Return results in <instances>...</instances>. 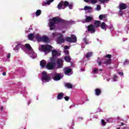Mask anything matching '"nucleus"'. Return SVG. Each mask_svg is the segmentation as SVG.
Wrapping results in <instances>:
<instances>
[{"mask_svg":"<svg viewBox=\"0 0 129 129\" xmlns=\"http://www.w3.org/2000/svg\"><path fill=\"white\" fill-rule=\"evenodd\" d=\"M53 76V80L55 81H58L63 78V76L61 75V74L55 73L54 74Z\"/></svg>","mask_w":129,"mask_h":129,"instance_id":"obj_7","label":"nucleus"},{"mask_svg":"<svg viewBox=\"0 0 129 129\" xmlns=\"http://www.w3.org/2000/svg\"><path fill=\"white\" fill-rule=\"evenodd\" d=\"M100 26L101 28L102 29V30H104L105 31H106V29L107 28H108V26H107L104 22H102Z\"/></svg>","mask_w":129,"mask_h":129,"instance_id":"obj_13","label":"nucleus"},{"mask_svg":"<svg viewBox=\"0 0 129 129\" xmlns=\"http://www.w3.org/2000/svg\"><path fill=\"white\" fill-rule=\"evenodd\" d=\"M108 1H109V0H104V2H108Z\"/></svg>","mask_w":129,"mask_h":129,"instance_id":"obj_57","label":"nucleus"},{"mask_svg":"<svg viewBox=\"0 0 129 129\" xmlns=\"http://www.w3.org/2000/svg\"><path fill=\"white\" fill-rule=\"evenodd\" d=\"M52 57H55V56H60L61 53H58V51L55 49L52 50Z\"/></svg>","mask_w":129,"mask_h":129,"instance_id":"obj_14","label":"nucleus"},{"mask_svg":"<svg viewBox=\"0 0 129 129\" xmlns=\"http://www.w3.org/2000/svg\"><path fill=\"white\" fill-rule=\"evenodd\" d=\"M99 71H102V69H99Z\"/></svg>","mask_w":129,"mask_h":129,"instance_id":"obj_56","label":"nucleus"},{"mask_svg":"<svg viewBox=\"0 0 129 129\" xmlns=\"http://www.w3.org/2000/svg\"><path fill=\"white\" fill-rule=\"evenodd\" d=\"M30 103H31V101H29V102L28 103V105L29 104H30Z\"/></svg>","mask_w":129,"mask_h":129,"instance_id":"obj_58","label":"nucleus"},{"mask_svg":"<svg viewBox=\"0 0 129 129\" xmlns=\"http://www.w3.org/2000/svg\"><path fill=\"white\" fill-rule=\"evenodd\" d=\"M97 62H98L99 66H101V64H102V62H101V61L98 60V61H97Z\"/></svg>","mask_w":129,"mask_h":129,"instance_id":"obj_41","label":"nucleus"},{"mask_svg":"<svg viewBox=\"0 0 129 129\" xmlns=\"http://www.w3.org/2000/svg\"><path fill=\"white\" fill-rule=\"evenodd\" d=\"M6 74H7V73L6 72L3 73V76H6Z\"/></svg>","mask_w":129,"mask_h":129,"instance_id":"obj_50","label":"nucleus"},{"mask_svg":"<svg viewBox=\"0 0 129 129\" xmlns=\"http://www.w3.org/2000/svg\"><path fill=\"white\" fill-rule=\"evenodd\" d=\"M99 19L101 20L103 19V18H105V16L104 15H100L99 16Z\"/></svg>","mask_w":129,"mask_h":129,"instance_id":"obj_36","label":"nucleus"},{"mask_svg":"<svg viewBox=\"0 0 129 129\" xmlns=\"http://www.w3.org/2000/svg\"><path fill=\"white\" fill-rule=\"evenodd\" d=\"M113 79H114V81H115V80L117 79V76L114 75L113 76Z\"/></svg>","mask_w":129,"mask_h":129,"instance_id":"obj_44","label":"nucleus"},{"mask_svg":"<svg viewBox=\"0 0 129 129\" xmlns=\"http://www.w3.org/2000/svg\"><path fill=\"white\" fill-rule=\"evenodd\" d=\"M52 46L46 44V45H44L42 44L41 46H39L38 49L40 51H43L45 53V54L47 53H50L51 52V50L52 49Z\"/></svg>","mask_w":129,"mask_h":129,"instance_id":"obj_2","label":"nucleus"},{"mask_svg":"<svg viewBox=\"0 0 129 129\" xmlns=\"http://www.w3.org/2000/svg\"><path fill=\"white\" fill-rule=\"evenodd\" d=\"M65 87L67 88H73V86H72V84L67 83L65 84Z\"/></svg>","mask_w":129,"mask_h":129,"instance_id":"obj_27","label":"nucleus"},{"mask_svg":"<svg viewBox=\"0 0 129 129\" xmlns=\"http://www.w3.org/2000/svg\"><path fill=\"white\" fill-rule=\"evenodd\" d=\"M52 36H53V37H57V36H58V33H57V32H53L52 33Z\"/></svg>","mask_w":129,"mask_h":129,"instance_id":"obj_38","label":"nucleus"},{"mask_svg":"<svg viewBox=\"0 0 129 129\" xmlns=\"http://www.w3.org/2000/svg\"><path fill=\"white\" fill-rule=\"evenodd\" d=\"M55 65H56L55 62H49L47 63L46 67L47 69H48V70H52V69H54Z\"/></svg>","mask_w":129,"mask_h":129,"instance_id":"obj_6","label":"nucleus"},{"mask_svg":"<svg viewBox=\"0 0 129 129\" xmlns=\"http://www.w3.org/2000/svg\"><path fill=\"white\" fill-rule=\"evenodd\" d=\"M87 29L88 32H90L91 34H94L95 32H96V30H95V27L92 24H90L88 26Z\"/></svg>","mask_w":129,"mask_h":129,"instance_id":"obj_5","label":"nucleus"},{"mask_svg":"<svg viewBox=\"0 0 129 129\" xmlns=\"http://www.w3.org/2000/svg\"><path fill=\"white\" fill-rule=\"evenodd\" d=\"M64 8V1H61L57 5L58 10H65Z\"/></svg>","mask_w":129,"mask_h":129,"instance_id":"obj_12","label":"nucleus"},{"mask_svg":"<svg viewBox=\"0 0 129 129\" xmlns=\"http://www.w3.org/2000/svg\"><path fill=\"white\" fill-rule=\"evenodd\" d=\"M66 41L67 42H69V43H76L77 42V37L75 35L73 34L70 37H66Z\"/></svg>","mask_w":129,"mask_h":129,"instance_id":"obj_4","label":"nucleus"},{"mask_svg":"<svg viewBox=\"0 0 129 129\" xmlns=\"http://www.w3.org/2000/svg\"><path fill=\"white\" fill-rule=\"evenodd\" d=\"M101 122L103 125L104 126L106 125V122H105V121H104V120L101 119Z\"/></svg>","mask_w":129,"mask_h":129,"instance_id":"obj_37","label":"nucleus"},{"mask_svg":"<svg viewBox=\"0 0 129 129\" xmlns=\"http://www.w3.org/2000/svg\"><path fill=\"white\" fill-rule=\"evenodd\" d=\"M18 47V46L16 45L15 49H16V50H18L19 48Z\"/></svg>","mask_w":129,"mask_h":129,"instance_id":"obj_51","label":"nucleus"},{"mask_svg":"<svg viewBox=\"0 0 129 129\" xmlns=\"http://www.w3.org/2000/svg\"><path fill=\"white\" fill-rule=\"evenodd\" d=\"M41 41L43 42L49 43V42H50V39H49V38H48L47 36H43L41 38Z\"/></svg>","mask_w":129,"mask_h":129,"instance_id":"obj_19","label":"nucleus"},{"mask_svg":"<svg viewBox=\"0 0 129 129\" xmlns=\"http://www.w3.org/2000/svg\"><path fill=\"white\" fill-rule=\"evenodd\" d=\"M123 125H124V123L122 122L121 124L120 125V126H123Z\"/></svg>","mask_w":129,"mask_h":129,"instance_id":"obj_53","label":"nucleus"},{"mask_svg":"<svg viewBox=\"0 0 129 129\" xmlns=\"http://www.w3.org/2000/svg\"><path fill=\"white\" fill-rule=\"evenodd\" d=\"M65 101H68L70 99V97L68 96H66V97H64Z\"/></svg>","mask_w":129,"mask_h":129,"instance_id":"obj_35","label":"nucleus"},{"mask_svg":"<svg viewBox=\"0 0 129 129\" xmlns=\"http://www.w3.org/2000/svg\"><path fill=\"white\" fill-rule=\"evenodd\" d=\"M99 2H100L101 4H104V3H105L104 0H99Z\"/></svg>","mask_w":129,"mask_h":129,"instance_id":"obj_48","label":"nucleus"},{"mask_svg":"<svg viewBox=\"0 0 129 129\" xmlns=\"http://www.w3.org/2000/svg\"><path fill=\"white\" fill-rule=\"evenodd\" d=\"M25 47L26 49H27V50H29V51H31V50L32 49L30 44L28 43L26 44Z\"/></svg>","mask_w":129,"mask_h":129,"instance_id":"obj_26","label":"nucleus"},{"mask_svg":"<svg viewBox=\"0 0 129 129\" xmlns=\"http://www.w3.org/2000/svg\"><path fill=\"white\" fill-rule=\"evenodd\" d=\"M84 2H85V3H89V0H84Z\"/></svg>","mask_w":129,"mask_h":129,"instance_id":"obj_52","label":"nucleus"},{"mask_svg":"<svg viewBox=\"0 0 129 129\" xmlns=\"http://www.w3.org/2000/svg\"><path fill=\"white\" fill-rule=\"evenodd\" d=\"M7 58H11V53H9L7 54Z\"/></svg>","mask_w":129,"mask_h":129,"instance_id":"obj_47","label":"nucleus"},{"mask_svg":"<svg viewBox=\"0 0 129 129\" xmlns=\"http://www.w3.org/2000/svg\"><path fill=\"white\" fill-rule=\"evenodd\" d=\"M95 93L97 96H99L101 94V90L99 88H96L95 90Z\"/></svg>","mask_w":129,"mask_h":129,"instance_id":"obj_15","label":"nucleus"},{"mask_svg":"<svg viewBox=\"0 0 129 129\" xmlns=\"http://www.w3.org/2000/svg\"><path fill=\"white\" fill-rule=\"evenodd\" d=\"M35 38L38 42H41V41H42V37L39 35H36Z\"/></svg>","mask_w":129,"mask_h":129,"instance_id":"obj_25","label":"nucleus"},{"mask_svg":"<svg viewBox=\"0 0 129 129\" xmlns=\"http://www.w3.org/2000/svg\"><path fill=\"white\" fill-rule=\"evenodd\" d=\"M3 109H4V107H3V106H2L1 108V110H3Z\"/></svg>","mask_w":129,"mask_h":129,"instance_id":"obj_54","label":"nucleus"},{"mask_svg":"<svg viewBox=\"0 0 129 129\" xmlns=\"http://www.w3.org/2000/svg\"><path fill=\"white\" fill-rule=\"evenodd\" d=\"M64 50H67L68 49H70V47L67 45L64 46Z\"/></svg>","mask_w":129,"mask_h":129,"instance_id":"obj_43","label":"nucleus"},{"mask_svg":"<svg viewBox=\"0 0 129 129\" xmlns=\"http://www.w3.org/2000/svg\"><path fill=\"white\" fill-rule=\"evenodd\" d=\"M64 52L65 53V54H66L67 55H69V50H64Z\"/></svg>","mask_w":129,"mask_h":129,"instance_id":"obj_39","label":"nucleus"},{"mask_svg":"<svg viewBox=\"0 0 129 129\" xmlns=\"http://www.w3.org/2000/svg\"><path fill=\"white\" fill-rule=\"evenodd\" d=\"M96 10L97 11H100L101 10V6L100 5H97Z\"/></svg>","mask_w":129,"mask_h":129,"instance_id":"obj_33","label":"nucleus"},{"mask_svg":"<svg viewBox=\"0 0 129 129\" xmlns=\"http://www.w3.org/2000/svg\"><path fill=\"white\" fill-rule=\"evenodd\" d=\"M117 129H120V127H118Z\"/></svg>","mask_w":129,"mask_h":129,"instance_id":"obj_59","label":"nucleus"},{"mask_svg":"<svg viewBox=\"0 0 129 129\" xmlns=\"http://www.w3.org/2000/svg\"><path fill=\"white\" fill-rule=\"evenodd\" d=\"M83 41L84 43L86 44V45H88V44H89V41H88V40H87V38H83Z\"/></svg>","mask_w":129,"mask_h":129,"instance_id":"obj_30","label":"nucleus"},{"mask_svg":"<svg viewBox=\"0 0 129 129\" xmlns=\"http://www.w3.org/2000/svg\"><path fill=\"white\" fill-rule=\"evenodd\" d=\"M46 64L47 63H46V60L43 59L41 61H40V65L41 68H44V67H46Z\"/></svg>","mask_w":129,"mask_h":129,"instance_id":"obj_16","label":"nucleus"},{"mask_svg":"<svg viewBox=\"0 0 129 129\" xmlns=\"http://www.w3.org/2000/svg\"><path fill=\"white\" fill-rule=\"evenodd\" d=\"M98 71V69H95L93 71V73L95 74L96 73V72H97Z\"/></svg>","mask_w":129,"mask_h":129,"instance_id":"obj_42","label":"nucleus"},{"mask_svg":"<svg viewBox=\"0 0 129 129\" xmlns=\"http://www.w3.org/2000/svg\"><path fill=\"white\" fill-rule=\"evenodd\" d=\"M64 96V94L62 92L58 94L57 96V99H58V100H61L62 98H63V97Z\"/></svg>","mask_w":129,"mask_h":129,"instance_id":"obj_21","label":"nucleus"},{"mask_svg":"<svg viewBox=\"0 0 129 129\" xmlns=\"http://www.w3.org/2000/svg\"><path fill=\"white\" fill-rule=\"evenodd\" d=\"M28 38L30 41H33L34 38H35V35H34V33L29 34Z\"/></svg>","mask_w":129,"mask_h":129,"instance_id":"obj_22","label":"nucleus"},{"mask_svg":"<svg viewBox=\"0 0 129 129\" xmlns=\"http://www.w3.org/2000/svg\"><path fill=\"white\" fill-rule=\"evenodd\" d=\"M58 23H63V24H65L66 25H69V24H70V22L63 20L59 18V17H53L52 19H49L48 26L50 28V30L51 31H52V30H55V24H58Z\"/></svg>","mask_w":129,"mask_h":129,"instance_id":"obj_1","label":"nucleus"},{"mask_svg":"<svg viewBox=\"0 0 129 129\" xmlns=\"http://www.w3.org/2000/svg\"><path fill=\"white\" fill-rule=\"evenodd\" d=\"M64 60L62 58H58L56 60L57 64V68H63V62Z\"/></svg>","mask_w":129,"mask_h":129,"instance_id":"obj_8","label":"nucleus"},{"mask_svg":"<svg viewBox=\"0 0 129 129\" xmlns=\"http://www.w3.org/2000/svg\"><path fill=\"white\" fill-rule=\"evenodd\" d=\"M41 14H42V11L40 10H38L37 11H36V13H35V15L36 16H37V17L38 16H40Z\"/></svg>","mask_w":129,"mask_h":129,"instance_id":"obj_28","label":"nucleus"},{"mask_svg":"<svg viewBox=\"0 0 129 129\" xmlns=\"http://www.w3.org/2000/svg\"><path fill=\"white\" fill-rule=\"evenodd\" d=\"M84 10L87 11L88 10H91V7L89 6H85L84 7Z\"/></svg>","mask_w":129,"mask_h":129,"instance_id":"obj_32","label":"nucleus"},{"mask_svg":"<svg viewBox=\"0 0 129 129\" xmlns=\"http://www.w3.org/2000/svg\"><path fill=\"white\" fill-rule=\"evenodd\" d=\"M41 74V79L43 81H50L52 79V78H51V75L48 74L47 72L43 71Z\"/></svg>","mask_w":129,"mask_h":129,"instance_id":"obj_3","label":"nucleus"},{"mask_svg":"<svg viewBox=\"0 0 129 129\" xmlns=\"http://www.w3.org/2000/svg\"><path fill=\"white\" fill-rule=\"evenodd\" d=\"M128 63H129V60L128 59H125L124 62V64H128Z\"/></svg>","mask_w":129,"mask_h":129,"instance_id":"obj_45","label":"nucleus"},{"mask_svg":"<svg viewBox=\"0 0 129 129\" xmlns=\"http://www.w3.org/2000/svg\"><path fill=\"white\" fill-rule=\"evenodd\" d=\"M122 10H120L119 11V14H120L121 15H122Z\"/></svg>","mask_w":129,"mask_h":129,"instance_id":"obj_49","label":"nucleus"},{"mask_svg":"<svg viewBox=\"0 0 129 129\" xmlns=\"http://www.w3.org/2000/svg\"><path fill=\"white\" fill-rule=\"evenodd\" d=\"M93 20V18L90 16H86L85 22L86 23H90Z\"/></svg>","mask_w":129,"mask_h":129,"instance_id":"obj_17","label":"nucleus"},{"mask_svg":"<svg viewBox=\"0 0 129 129\" xmlns=\"http://www.w3.org/2000/svg\"><path fill=\"white\" fill-rule=\"evenodd\" d=\"M111 63V59H105L104 64L105 65H109Z\"/></svg>","mask_w":129,"mask_h":129,"instance_id":"obj_24","label":"nucleus"},{"mask_svg":"<svg viewBox=\"0 0 129 129\" xmlns=\"http://www.w3.org/2000/svg\"><path fill=\"white\" fill-rule=\"evenodd\" d=\"M90 3L92 4H97V0H91Z\"/></svg>","mask_w":129,"mask_h":129,"instance_id":"obj_31","label":"nucleus"},{"mask_svg":"<svg viewBox=\"0 0 129 129\" xmlns=\"http://www.w3.org/2000/svg\"><path fill=\"white\" fill-rule=\"evenodd\" d=\"M118 74H119V75H121V76H123V72H118Z\"/></svg>","mask_w":129,"mask_h":129,"instance_id":"obj_46","label":"nucleus"},{"mask_svg":"<svg viewBox=\"0 0 129 129\" xmlns=\"http://www.w3.org/2000/svg\"><path fill=\"white\" fill-rule=\"evenodd\" d=\"M62 35H60L57 38V44H62V43H64V42H65V39H64V38H62Z\"/></svg>","mask_w":129,"mask_h":129,"instance_id":"obj_11","label":"nucleus"},{"mask_svg":"<svg viewBox=\"0 0 129 129\" xmlns=\"http://www.w3.org/2000/svg\"><path fill=\"white\" fill-rule=\"evenodd\" d=\"M54 0H49V2L52 3Z\"/></svg>","mask_w":129,"mask_h":129,"instance_id":"obj_55","label":"nucleus"},{"mask_svg":"<svg viewBox=\"0 0 129 129\" xmlns=\"http://www.w3.org/2000/svg\"><path fill=\"white\" fill-rule=\"evenodd\" d=\"M67 7H69L70 10H72V7H73L72 5L69 4L68 1L64 2V7L63 9H66Z\"/></svg>","mask_w":129,"mask_h":129,"instance_id":"obj_9","label":"nucleus"},{"mask_svg":"<svg viewBox=\"0 0 129 129\" xmlns=\"http://www.w3.org/2000/svg\"><path fill=\"white\" fill-rule=\"evenodd\" d=\"M126 8H127V5L124 3H120L118 6L119 10H126Z\"/></svg>","mask_w":129,"mask_h":129,"instance_id":"obj_10","label":"nucleus"},{"mask_svg":"<svg viewBox=\"0 0 129 129\" xmlns=\"http://www.w3.org/2000/svg\"><path fill=\"white\" fill-rule=\"evenodd\" d=\"M91 56H92V52H87L86 54V58H90V57H91Z\"/></svg>","mask_w":129,"mask_h":129,"instance_id":"obj_29","label":"nucleus"},{"mask_svg":"<svg viewBox=\"0 0 129 129\" xmlns=\"http://www.w3.org/2000/svg\"><path fill=\"white\" fill-rule=\"evenodd\" d=\"M45 5H50L51 4V2H50L49 0L47 1L46 2L44 3Z\"/></svg>","mask_w":129,"mask_h":129,"instance_id":"obj_40","label":"nucleus"},{"mask_svg":"<svg viewBox=\"0 0 129 129\" xmlns=\"http://www.w3.org/2000/svg\"><path fill=\"white\" fill-rule=\"evenodd\" d=\"M64 74H66V75H68L69 74H70V73L72 72V70H71V69L66 68L64 69Z\"/></svg>","mask_w":129,"mask_h":129,"instance_id":"obj_18","label":"nucleus"},{"mask_svg":"<svg viewBox=\"0 0 129 129\" xmlns=\"http://www.w3.org/2000/svg\"><path fill=\"white\" fill-rule=\"evenodd\" d=\"M106 58H108L109 59H111L112 55L111 54H107L105 56Z\"/></svg>","mask_w":129,"mask_h":129,"instance_id":"obj_34","label":"nucleus"},{"mask_svg":"<svg viewBox=\"0 0 129 129\" xmlns=\"http://www.w3.org/2000/svg\"><path fill=\"white\" fill-rule=\"evenodd\" d=\"M101 24V22L99 21H95L94 22V26L95 28H99Z\"/></svg>","mask_w":129,"mask_h":129,"instance_id":"obj_20","label":"nucleus"},{"mask_svg":"<svg viewBox=\"0 0 129 129\" xmlns=\"http://www.w3.org/2000/svg\"><path fill=\"white\" fill-rule=\"evenodd\" d=\"M64 59L66 62H68V63L71 62V57H70V56H65L64 57Z\"/></svg>","mask_w":129,"mask_h":129,"instance_id":"obj_23","label":"nucleus"}]
</instances>
